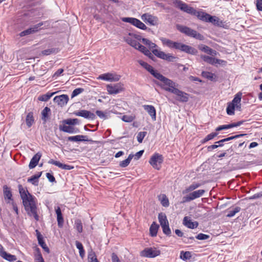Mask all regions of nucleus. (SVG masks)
Instances as JSON below:
<instances>
[{
  "instance_id": "f257e3e1",
  "label": "nucleus",
  "mask_w": 262,
  "mask_h": 262,
  "mask_svg": "<svg viewBox=\"0 0 262 262\" xmlns=\"http://www.w3.org/2000/svg\"><path fill=\"white\" fill-rule=\"evenodd\" d=\"M18 189L25 210L29 215H33L35 219L38 221L39 217L34 197L29 193L27 194L21 185H18Z\"/></svg>"
},
{
  "instance_id": "f03ea898",
  "label": "nucleus",
  "mask_w": 262,
  "mask_h": 262,
  "mask_svg": "<svg viewBox=\"0 0 262 262\" xmlns=\"http://www.w3.org/2000/svg\"><path fill=\"white\" fill-rule=\"evenodd\" d=\"M161 87L164 90L170 92L177 96V100L180 102H186L188 101V94L176 88V83L167 78Z\"/></svg>"
},
{
  "instance_id": "7ed1b4c3",
  "label": "nucleus",
  "mask_w": 262,
  "mask_h": 262,
  "mask_svg": "<svg viewBox=\"0 0 262 262\" xmlns=\"http://www.w3.org/2000/svg\"><path fill=\"white\" fill-rule=\"evenodd\" d=\"M138 62H139V64L142 67H143L147 71H148L156 78L158 79V80H159L163 83H164L165 80L166 81V79H167V78L163 76L161 74L159 73L157 71L153 69V68L151 66H150L149 64H148L147 62H144L142 60H139ZM167 81H168L167 80Z\"/></svg>"
},
{
  "instance_id": "20e7f679",
  "label": "nucleus",
  "mask_w": 262,
  "mask_h": 262,
  "mask_svg": "<svg viewBox=\"0 0 262 262\" xmlns=\"http://www.w3.org/2000/svg\"><path fill=\"white\" fill-rule=\"evenodd\" d=\"M177 28L179 31L187 36L194 37L199 40H203L204 38L203 36L200 33H198L196 31L186 26L178 25Z\"/></svg>"
},
{
  "instance_id": "39448f33",
  "label": "nucleus",
  "mask_w": 262,
  "mask_h": 262,
  "mask_svg": "<svg viewBox=\"0 0 262 262\" xmlns=\"http://www.w3.org/2000/svg\"><path fill=\"white\" fill-rule=\"evenodd\" d=\"M172 4L177 8L180 9L187 13L193 15L195 12V9L190 7L187 4L183 2L181 0H171Z\"/></svg>"
},
{
  "instance_id": "423d86ee",
  "label": "nucleus",
  "mask_w": 262,
  "mask_h": 262,
  "mask_svg": "<svg viewBox=\"0 0 262 262\" xmlns=\"http://www.w3.org/2000/svg\"><path fill=\"white\" fill-rule=\"evenodd\" d=\"M172 4L177 8L180 9L187 13L193 15L195 12V9L190 7L187 4L183 2L181 0H171Z\"/></svg>"
},
{
  "instance_id": "0eeeda50",
  "label": "nucleus",
  "mask_w": 262,
  "mask_h": 262,
  "mask_svg": "<svg viewBox=\"0 0 262 262\" xmlns=\"http://www.w3.org/2000/svg\"><path fill=\"white\" fill-rule=\"evenodd\" d=\"M43 25H45V27L42 28H47L49 27L50 26L49 23L47 21L44 23L40 22L35 25L33 26L32 27L21 32L19 33V35L20 36H24L26 35H29L30 34L36 33L39 30V28Z\"/></svg>"
},
{
  "instance_id": "6e6552de",
  "label": "nucleus",
  "mask_w": 262,
  "mask_h": 262,
  "mask_svg": "<svg viewBox=\"0 0 262 262\" xmlns=\"http://www.w3.org/2000/svg\"><path fill=\"white\" fill-rule=\"evenodd\" d=\"M160 253V250L156 248H146L140 252V256L145 257L154 258L159 255Z\"/></svg>"
},
{
  "instance_id": "1a4fd4ad",
  "label": "nucleus",
  "mask_w": 262,
  "mask_h": 262,
  "mask_svg": "<svg viewBox=\"0 0 262 262\" xmlns=\"http://www.w3.org/2000/svg\"><path fill=\"white\" fill-rule=\"evenodd\" d=\"M205 193V190L203 189H200L193 191L190 193L189 194L184 196L182 198V203H185L186 202H189L195 199L199 198L202 196Z\"/></svg>"
},
{
  "instance_id": "9d476101",
  "label": "nucleus",
  "mask_w": 262,
  "mask_h": 262,
  "mask_svg": "<svg viewBox=\"0 0 262 262\" xmlns=\"http://www.w3.org/2000/svg\"><path fill=\"white\" fill-rule=\"evenodd\" d=\"M106 89L110 95H116L124 91V85L121 83L115 84H107Z\"/></svg>"
},
{
  "instance_id": "9b49d317",
  "label": "nucleus",
  "mask_w": 262,
  "mask_h": 262,
  "mask_svg": "<svg viewBox=\"0 0 262 262\" xmlns=\"http://www.w3.org/2000/svg\"><path fill=\"white\" fill-rule=\"evenodd\" d=\"M121 20L123 22L130 23L136 27L142 30H146V26L140 20L133 17H122Z\"/></svg>"
},
{
  "instance_id": "f8f14e48",
  "label": "nucleus",
  "mask_w": 262,
  "mask_h": 262,
  "mask_svg": "<svg viewBox=\"0 0 262 262\" xmlns=\"http://www.w3.org/2000/svg\"><path fill=\"white\" fill-rule=\"evenodd\" d=\"M163 161V156L161 155L156 153L150 158L149 163L154 168L159 170L160 168V166L159 165L161 164Z\"/></svg>"
},
{
  "instance_id": "ddd939ff",
  "label": "nucleus",
  "mask_w": 262,
  "mask_h": 262,
  "mask_svg": "<svg viewBox=\"0 0 262 262\" xmlns=\"http://www.w3.org/2000/svg\"><path fill=\"white\" fill-rule=\"evenodd\" d=\"M120 78L121 76L119 75L107 73L99 75L97 79L111 82H115L119 81Z\"/></svg>"
},
{
  "instance_id": "4468645a",
  "label": "nucleus",
  "mask_w": 262,
  "mask_h": 262,
  "mask_svg": "<svg viewBox=\"0 0 262 262\" xmlns=\"http://www.w3.org/2000/svg\"><path fill=\"white\" fill-rule=\"evenodd\" d=\"M133 36L137 39H140V36L134 34L133 33H129V36L125 37L124 40L128 45L136 49L137 46L139 45V42L133 38Z\"/></svg>"
},
{
  "instance_id": "2eb2a0df",
  "label": "nucleus",
  "mask_w": 262,
  "mask_h": 262,
  "mask_svg": "<svg viewBox=\"0 0 262 262\" xmlns=\"http://www.w3.org/2000/svg\"><path fill=\"white\" fill-rule=\"evenodd\" d=\"M141 18L146 23H148L150 25L155 26L158 24V18L148 13L143 14L141 16Z\"/></svg>"
},
{
  "instance_id": "dca6fc26",
  "label": "nucleus",
  "mask_w": 262,
  "mask_h": 262,
  "mask_svg": "<svg viewBox=\"0 0 262 262\" xmlns=\"http://www.w3.org/2000/svg\"><path fill=\"white\" fill-rule=\"evenodd\" d=\"M177 50H179L181 51L191 55H195L198 52L197 50L195 48L180 42L179 43Z\"/></svg>"
},
{
  "instance_id": "f3484780",
  "label": "nucleus",
  "mask_w": 262,
  "mask_h": 262,
  "mask_svg": "<svg viewBox=\"0 0 262 262\" xmlns=\"http://www.w3.org/2000/svg\"><path fill=\"white\" fill-rule=\"evenodd\" d=\"M75 114L77 116L82 117L84 118L91 120H94L96 118V116L94 113L84 110L75 112Z\"/></svg>"
},
{
  "instance_id": "a211bd4d",
  "label": "nucleus",
  "mask_w": 262,
  "mask_h": 262,
  "mask_svg": "<svg viewBox=\"0 0 262 262\" xmlns=\"http://www.w3.org/2000/svg\"><path fill=\"white\" fill-rule=\"evenodd\" d=\"M67 139L71 142H81V141H92L88 138L87 136L84 135H76L75 136H70L67 138Z\"/></svg>"
},
{
  "instance_id": "6ab92c4d",
  "label": "nucleus",
  "mask_w": 262,
  "mask_h": 262,
  "mask_svg": "<svg viewBox=\"0 0 262 262\" xmlns=\"http://www.w3.org/2000/svg\"><path fill=\"white\" fill-rule=\"evenodd\" d=\"M244 122H245V121L242 120V121H238L237 122L232 123L231 124H227V125H221V126H218L216 128L215 130H216V131H221L223 129H227L231 128L232 127L239 126L241 125L242 124H243V123Z\"/></svg>"
},
{
  "instance_id": "aec40b11",
  "label": "nucleus",
  "mask_w": 262,
  "mask_h": 262,
  "mask_svg": "<svg viewBox=\"0 0 262 262\" xmlns=\"http://www.w3.org/2000/svg\"><path fill=\"white\" fill-rule=\"evenodd\" d=\"M161 40L163 45L167 46L170 48L177 49L178 48L179 43L178 42H174L165 38H162Z\"/></svg>"
},
{
  "instance_id": "412c9836",
  "label": "nucleus",
  "mask_w": 262,
  "mask_h": 262,
  "mask_svg": "<svg viewBox=\"0 0 262 262\" xmlns=\"http://www.w3.org/2000/svg\"><path fill=\"white\" fill-rule=\"evenodd\" d=\"M144 109L148 113L154 120L156 119V109L152 105H144L143 106Z\"/></svg>"
},
{
  "instance_id": "4be33fe9",
  "label": "nucleus",
  "mask_w": 262,
  "mask_h": 262,
  "mask_svg": "<svg viewBox=\"0 0 262 262\" xmlns=\"http://www.w3.org/2000/svg\"><path fill=\"white\" fill-rule=\"evenodd\" d=\"M183 224L190 229L196 228L199 225L197 222H192L190 220L188 219L187 216L184 217L183 219Z\"/></svg>"
},
{
  "instance_id": "5701e85b",
  "label": "nucleus",
  "mask_w": 262,
  "mask_h": 262,
  "mask_svg": "<svg viewBox=\"0 0 262 262\" xmlns=\"http://www.w3.org/2000/svg\"><path fill=\"white\" fill-rule=\"evenodd\" d=\"M199 48L202 51L212 56H215L217 52L215 50H212L210 47L204 45H201L199 46Z\"/></svg>"
},
{
  "instance_id": "b1692460",
  "label": "nucleus",
  "mask_w": 262,
  "mask_h": 262,
  "mask_svg": "<svg viewBox=\"0 0 262 262\" xmlns=\"http://www.w3.org/2000/svg\"><path fill=\"white\" fill-rule=\"evenodd\" d=\"M41 156V155L38 152L33 157L29 165L30 169L34 168L37 165Z\"/></svg>"
},
{
  "instance_id": "393cba45",
  "label": "nucleus",
  "mask_w": 262,
  "mask_h": 262,
  "mask_svg": "<svg viewBox=\"0 0 262 262\" xmlns=\"http://www.w3.org/2000/svg\"><path fill=\"white\" fill-rule=\"evenodd\" d=\"M201 58L207 63L214 64L215 63H219L220 64L221 62L222 61L221 60L213 58L212 57H210L206 55H202Z\"/></svg>"
},
{
  "instance_id": "a878e982",
  "label": "nucleus",
  "mask_w": 262,
  "mask_h": 262,
  "mask_svg": "<svg viewBox=\"0 0 262 262\" xmlns=\"http://www.w3.org/2000/svg\"><path fill=\"white\" fill-rule=\"evenodd\" d=\"M56 213L57 214V220L58 222V226L59 227H62L63 225V218L62 216L61 209L59 207H57L55 209Z\"/></svg>"
},
{
  "instance_id": "bb28decb",
  "label": "nucleus",
  "mask_w": 262,
  "mask_h": 262,
  "mask_svg": "<svg viewBox=\"0 0 262 262\" xmlns=\"http://www.w3.org/2000/svg\"><path fill=\"white\" fill-rule=\"evenodd\" d=\"M0 255L4 259L9 261H14L16 260V257L15 255H11L4 251H0Z\"/></svg>"
},
{
  "instance_id": "cd10ccee",
  "label": "nucleus",
  "mask_w": 262,
  "mask_h": 262,
  "mask_svg": "<svg viewBox=\"0 0 262 262\" xmlns=\"http://www.w3.org/2000/svg\"><path fill=\"white\" fill-rule=\"evenodd\" d=\"M54 101L60 107L63 106L66 103V95L62 94L56 96L54 98Z\"/></svg>"
},
{
  "instance_id": "c85d7f7f",
  "label": "nucleus",
  "mask_w": 262,
  "mask_h": 262,
  "mask_svg": "<svg viewBox=\"0 0 262 262\" xmlns=\"http://www.w3.org/2000/svg\"><path fill=\"white\" fill-rule=\"evenodd\" d=\"M209 15L208 14H207L205 12H204L202 11H197L195 9V12H194V14H193V15L196 16L199 19H200L202 20L205 21H207V19H208L207 15Z\"/></svg>"
},
{
  "instance_id": "c756f323",
  "label": "nucleus",
  "mask_w": 262,
  "mask_h": 262,
  "mask_svg": "<svg viewBox=\"0 0 262 262\" xmlns=\"http://www.w3.org/2000/svg\"><path fill=\"white\" fill-rule=\"evenodd\" d=\"M158 219L161 226V227L169 224L168 221L167 219V217L164 213H159L158 215Z\"/></svg>"
},
{
  "instance_id": "7c9ffc66",
  "label": "nucleus",
  "mask_w": 262,
  "mask_h": 262,
  "mask_svg": "<svg viewBox=\"0 0 262 262\" xmlns=\"http://www.w3.org/2000/svg\"><path fill=\"white\" fill-rule=\"evenodd\" d=\"M3 189L5 200L8 199L9 201H12V193L10 188L7 185H4Z\"/></svg>"
},
{
  "instance_id": "2f4dec72",
  "label": "nucleus",
  "mask_w": 262,
  "mask_h": 262,
  "mask_svg": "<svg viewBox=\"0 0 262 262\" xmlns=\"http://www.w3.org/2000/svg\"><path fill=\"white\" fill-rule=\"evenodd\" d=\"M201 186L199 183H193L182 191L183 194L187 193L198 188Z\"/></svg>"
},
{
  "instance_id": "473e14b6",
  "label": "nucleus",
  "mask_w": 262,
  "mask_h": 262,
  "mask_svg": "<svg viewBox=\"0 0 262 262\" xmlns=\"http://www.w3.org/2000/svg\"><path fill=\"white\" fill-rule=\"evenodd\" d=\"M42 172H38V173L33 175L31 178L28 179V182L31 183L32 184L36 186L38 185V179L41 176Z\"/></svg>"
},
{
  "instance_id": "72a5a7b5",
  "label": "nucleus",
  "mask_w": 262,
  "mask_h": 262,
  "mask_svg": "<svg viewBox=\"0 0 262 262\" xmlns=\"http://www.w3.org/2000/svg\"><path fill=\"white\" fill-rule=\"evenodd\" d=\"M134 157V155L130 154L126 159L120 162L119 166L121 167H122V168H124V167H126V166H127L129 165V164L130 163L131 160H132V159Z\"/></svg>"
},
{
  "instance_id": "f704fd0d",
  "label": "nucleus",
  "mask_w": 262,
  "mask_h": 262,
  "mask_svg": "<svg viewBox=\"0 0 262 262\" xmlns=\"http://www.w3.org/2000/svg\"><path fill=\"white\" fill-rule=\"evenodd\" d=\"M159 227V225L155 222H153L149 228V231L151 236H156L157 235Z\"/></svg>"
},
{
  "instance_id": "c9c22d12",
  "label": "nucleus",
  "mask_w": 262,
  "mask_h": 262,
  "mask_svg": "<svg viewBox=\"0 0 262 262\" xmlns=\"http://www.w3.org/2000/svg\"><path fill=\"white\" fill-rule=\"evenodd\" d=\"M208 19L206 22H209L212 23L213 25L220 26V24L222 23L220 21V19L216 16H212L210 15H208Z\"/></svg>"
},
{
  "instance_id": "e433bc0d",
  "label": "nucleus",
  "mask_w": 262,
  "mask_h": 262,
  "mask_svg": "<svg viewBox=\"0 0 262 262\" xmlns=\"http://www.w3.org/2000/svg\"><path fill=\"white\" fill-rule=\"evenodd\" d=\"M50 108L48 107H45L41 112V119L45 122L49 118V113L50 112Z\"/></svg>"
},
{
  "instance_id": "4c0bfd02",
  "label": "nucleus",
  "mask_w": 262,
  "mask_h": 262,
  "mask_svg": "<svg viewBox=\"0 0 262 262\" xmlns=\"http://www.w3.org/2000/svg\"><path fill=\"white\" fill-rule=\"evenodd\" d=\"M245 135H246V134H239V135H235L233 136H231V137H228L227 138H225L222 140H221L217 142H216L215 143L216 144H222V143H223V142L226 143V141H229L231 140L243 137Z\"/></svg>"
},
{
  "instance_id": "58836bf2",
  "label": "nucleus",
  "mask_w": 262,
  "mask_h": 262,
  "mask_svg": "<svg viewBox=\"0 0 262 262\" xmlns=\"http://www.w3.org/2000/svg\"><path fill=\"white\" fill-rule=\"evenodd\" d=\"M75 243L77 248L79 250V255L82 258H83L85 255V251L83 249L82 244L77 241H76Z\"/></svg>"
},
{
  "instance_id": "ea45409f",
  "label": "nucleus",
  "mask_w": 262,
  "mask_h": 262,
  "mask_svg": "<svg viewBox=\"0 0 262 262\" xmlns=\"http://www.w3.org/2000/svg\"><path fill=\"white\" fill-rule=\"evenodd\" d=\"M26 121L27 126L29 127H31L34 122L33 113L30 112L28 114L26 117Z\"/></svg>"
},
{
  "instance_id": "a19ab883",
  "label": "nucleus",
  "mask_w": 262,
  "mask_h": 262,
  "mask_svg": "<svg viewBox=\"0 0 262 262\" xmlns=\"http://www.w3.org/2000/svg\"><path fill=\"white\" fill-rule=\"evenodd\" d=\"M152 52L155 56L162 59H164L166 55V54L164 52L158 49H153Z\"/></svg>"
},
{
  "instance_id": "79ce46f5",
  "label": "nucleus",
  "mask_w": 262,
  "mask_h": 262,
  "mask_svg": "<svg viewBox=\"0 0 262 262\" xmlns=\"http://www.w3.org/2000/svg\"><path fill=\"white\" fill-rule=\"evenodd\" d=\"M235 108V105L233 103H229L226 109L227 114L229 115H234Z\"/></svg>"
},
{
  "instance_id": "37998d69",
  "label": "nucleus",
  "mask_w": 262,
  "mask_h": 262,
  "mask_svg": "<svg viewBox=\"0 0 262 262\" xmlns=\"http://www.w3.org/2000/svg\"><path fill=\"white\" fill-rule=\"evenodd\" d=\"M136 49L139 50L145 55H151V52L146 47L142 46L140 43Z\"/></svg>"
},
{
  "instance_id": "c03bdc74",
  "label": "nucleus",
  "mask_w": 262,
  "mask_h": 262,
  "mask_svg": "<svg viewBox=\"0 0 262 262\" xmlns=\"http://www.w3.org/2000/svg\"><path fill=\"white\" fill-rule=\"evenodd\" d=\"M202 75L203 77H204L208 79H209L211 81L214 80V77L215 76L214 74H213L211 72H206V71L202 72Z\"/></svg>"
},
{
  "instance_id": "a18cd8bd",
  "label": "nucleus",
  "mask_w": 262,
  "mask_h": 262,
  "mask_svg": "<svg viewBox=\"0 0 262 262\" xmlns=\"http://www.w3.org/2000/svg\"><path fill=\"white\" fill-rule=\"evenodd\" d=\"M191 257V253L189 251H181L180 253V258L183 260H186L189 259Z\"/></svg>"
},
{
  "instance_id": "49530a36",
  "label": "nucleus",
  "mask_w": 262,
  "mask_h": 262,
  "mask_svg": "<svg viewBox=\"0 0 262 262\" xmlns=\"http://www.w3.org/2000/svg\"><path fill=\"white\" fill-rule=\"evenodd\" d=\"M241 207H235L232 210H230L228 212V213L227 215V216L228 217H231L235 215V214L239 212L241 210Z\"/></svg>"
},
{
  "instance_id": "de8ad7c7",
  "label": "nucleus",
  "mask_w": 262,
  "mask_h": 262,
  "mask_svg": "<svg viewBox=\"0 0 262 262\" xmlns=\"http://www.w3.org/2000/svg\"><path fill=\"white\" fill-rule=\"evenodd\" d=\"M55 93H51V94H50V93H47L46 94H45V95H42L41 96H40L38 98V99L39 100V101H47L51 97V96L54 94Z\"/></svg>"
},
{
  "instance_id": "09e8293b",
  "label": "nucleus",
  "mask_w": 262,
  "mask_h": 262,
  "mask_svg": "<svg viewBox=\"0 0 262 262\" xmlns=\"http://www.w3.org/2000/svg\"><path fill=\"white\" fill-rule=\"evenodd\" d=\"M79 132L78 128L71 125L67 126V133L71 134H76Z\"/></svg>"
},
{
  "instance_id": "8fccbe9b",
  "label": "nucleus",
  "mask_w": 262,
  "mask_h": 262,
  "mask_svg": "<svg viewBox=\"0 0 262 262\" xmlns=\"http://www.w3.org/2000/svg\"><path fill=\"white\" fill-rule=\"evenodd\" d=\"M48 163L50 164H54L62 169H66V164L61 163L58 161L51 159L49 161Z\"/></svg>"
},
{
  "instance_id": "3c124183",
  "label": "nucleus",
  "mask_w": 262,
  "mask_h": 262,
  "mask_svg": "<svg viewBox=\"0 0 262 262\" xmlns=\"http://www.w3.org/2000/svg\"><path fill=\"white\" fill-rule=\"evenodd\" d=\"M241 94L238 93L237 94L232 102L231 103H233L234 105H237L239 104V106H241Z\"/></svg>"
},
{
  "instance_id": "603ef678",
  "label": "nucleus",
  "mask_w": 262,
  "mask_h": 262,
  "mask_svg": "<svg viewBox=\"0 0 262 262\" xmlns=\"http://www.w3.org/2000/svg\"><path fill=\"white\" fill-rule=\"evenodd\" d=\"M218 135V133H212L209 135H208L203 140L202 143H205L212 139H213L214 137L217 136Z\"/></svg>"
},
{
  "instance_id": "864d4df0",
  "label": "nucleus",
  "mask_w": 262,
  "mask_h": 262,
  "mask_svg": "<svg viewBox=\"0 0 262 262\" xmlns=\"http://www.w3.org/2000/svg\"><path fill=\"white\" fill-rule=\"evenodd\" d=\"M161 203L162 206L165 207H167L169 206V200L167 196L165 194H163L162 195V198L161 199Z\"/></svg>"
},
{
  "instance_id": "5fc2aeb1",
  "label": "nucleus",
  "mask_w": 262,
  "mask_h": 262,
  "mask_svg": "<svg viewBox=\"0 0 262 262\" xmlns=\"http://www.w3.org/2000/svg\"><path fill=\"white\" fill-rule=\"evenodd\" d=\"M146 132H141L138 134L137 138L139 143H141L142 142L145 136L146 135Z\"/></svg>"
},
{
  "instance_id": "6e6d98bb",
  "label": "nucleus",
  "mask_w": 262,
  "mask_h": 262,
  "mask_svg": "<svg viewBox=\"0 0 262 262\" xmlns=\"http://www.w3.org/2000/svg\"><path fill=\"white\" fill-rule=\"evenodd\" d=\"M75 227L78 232L80 233L82 231V225L81 221L80 220H76L75 221Z\"/></svg>"
},
{
  "instance_id": "4d7b16f0",
  "label": "nucleus",
  "mask_w": 262,
  "mask_h": 262,
  "mask_svg": "<svg viewBox=\"0 0 262 262\" xmlns=\"http://www.w3.org/2000/svg\"><path fill=\"white\" fill-rule=\"evenodd\" d=\"M38 244L39 245L42 247V248L45 250V252H46L47 253H50V250L49 248L48 247V246L45 244V242L43 241V239L39 240Z\"/></svg>"
},
{
  "instance_id": "13d9d810",
  "label": "nucleus",
  "mask_w": 262,
  "mask_h": 262,
  "mask_svg": "<svg viewBox=\"0 0 262 262\" xmlns=\"http://www.w3.org/2000/svg\"><path fill=\"white\" fill-rule=\"evenodd\" d=\"M35 251H36V253H35L36 261L43 259L42 257L41 254L40 252L39 249L38 248L36 247L35 249Z\"/></svg>"
},
{
  "instance_id": "bf43d9fd",
  "label": "nucleus",
  "mask_w": 262,
  "mask_h": 262,
  "mask_svg": "<svg viewBox=\"0 0 262 262\" xmlns=\"http://www.w3.org/2000/svg\"><path fill=\"white\" fill-rule=\"evenodd\" d=\"M162 228L163 232L165 234L168 236H170L171 232L169 226V224L165 226L162 227Z\"/></svg>"
},
{
  "instance_id": "052dcab7",
  "label": "nucleus",
  "mask_w": 262,
  "mask_h": 262,
  "mask_svg": "<svg viewBox=\"0 0 262 262\" xmlns=\"http://www.w3.org/2000/svg\"><path fill=\"white\" fill-rule=\"evenodd\" d=\"M83 91H84V89L82 88L76 89L73 91L72 95H71V97L73 98V97L77 96L78 95L80 94Z\"/></svg>"
},
{
  "instance_id": "680f3d73",
  "label": "nucleus",
  "mask_w": 262,
  "mask_h": 262,
  "mask_svg": "<svg viewBox=\"0 0 262 262\" xmlns=\"http://www.w3.org/2000/svg\"><path fill=\"white\" fill-rule=\"evenodd\" d=\"M195 237L199 240H205L209 238V235L203 233H199Z\"/></svg>"
},
{
  "instance_id": "e2e57ef3",
  "label": "nucleus",
  "mask_w": 262,
  "mask_h": 262,
  "mask_svg": "<svg viewBox=\"0 0 262 262\" xmlns=\"http://www.w3.org/2000/svg\"><path fill=\"white\" fill-rule=\"evenodd\" d=\"M122 119L126 122H130L133 121L134 117L132 116L124 115L122 116Z\"/></svg>"
},
{
  "instance_id": "0e129e2a",
  "label": "nucleus",
  "mask_w": 262,
  "mask_h": 262,
  "mask_svg": "<svg viewBox=\"0 0 262 262\" xmlns=\"http://www.w3.org/2000/svg\"><path fill=\"white\" fill-rule=\"evenodd\" d=\"M79 123V120L78 119H67V124L69 125H74Z\"/></svg>"
},
{
  "instance_id": "69168bd1",
  "label": "nucleus",
  "mask_w": 262,
  "mask_h": 262,
  "mask_svg": "<svg viewBox=\"0 0 262 262\" xmlns=\"http://www.w3.org/2000/svg\"><path fill=\"white\" fill-rule=\"evenodd\" d=\"M55 51V49H49L42 51L41 52V54L43 55H49L52 53H54Z\"/></svg>"
},
{
  "instance_id": "338daca9",
  "label": "nucleus",
  "mask_w": 262,
  "mask_h": 262,
  "mask_svg": "<svg viewBox=\"0 0 262 262\" xmlns=\"http://www.w3.org/2000/svg\"><path fill=\"white\" fill-rule=\"evenodd\" d=\"M96 115L101 119H106V115L101 111H96Z\"/></svg>"
},
{
  "instance_id": "774afa93",
  "label": "nucleus",
  "mask_w": 262,
  "mask_h": 262,
  "mask_svg": "<svg viewBox=\"0 0 262 262\" xmlns=\"http://www.w3.org/2000/svg\"><path fill=\"white\" fill-rule=\"evenodd\" d=\"M112 262H121L118 256L115 253H113L112 254Z\"/></svg>"
}]
</instances>
